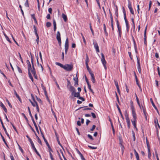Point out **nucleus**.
I'll return each mask as SVG.
<instances>
[{
  "label": "nucleus",
  "instance_id": "nucleus-39",
  "mask_svg": "<svg viewBox=\"0 0 160 160\" xmlns=\"http://www.w3.org/2000/svg\"><path fill=\"white\" fill-rule=\"evenodd\" d=\"M147 28V26L146 27L145 29L144 32V39H145V38L146 39V33Z\"/></svg>",
  "mask_w": 160,
  "mask_h": 160
},
{
  "label": "nucleus",
  "instance_id": "nucleus-24",
  "mask_svg": "<svg viewBox=\"0 0 160 160\" xmlns=\"http://www.w3.org/2000/svg\"><path fill=\"white\" fill-rule=\"evenodd\" d=\"M142 109H143V111L144 114V115L145 116V118L147 119V115H146V114H147V112H146V110H145V108H143L142 106Z\"/></svg>",
  "mask_w": 160,
  "mask_h": 160
},
{
  "label": "nucleus",
  "instance_id": "nucleus-46",
  "mask_svg": "<svg viewBox=\"0 0 160 160\" xmlns=\"http://www.w3.org/2000/svg\"><path fill=\"white\" fill-rule=\"evenodd\" d=\"M121 148L122 151V153H123V152L124 149V146L122 144H121Z\"/></svg>",
  "mask_w": 160,
  "mask_h": 160
},
{
  "label": "nucleus",
  "instance_id": "nucleus-64",
  "mask_svg": "<svg viewBox=\"0 0 160 160\" xmlns=\"http://www.w3.org/2000/svg\"><path fill=\"white\" fill-rule=\"evenodd\" d=\"M129 10H130V12L132 14H134V11H133L132 8H130V9H129Z\"/></svg>",
  "mask_w": 160,
  "mask_h": 160
},
{
  "label": "nucleus",
  "instance_id": "nucleus-43",
  "mask_svg": "<svg viewBox=\"0 0 160 160\" xmlns=\"http://www.w3.org/2000/svg\"><path fill=\"white\" fill-rule=\"evenodd\" d=\"M17 67L18 72L19 73H22V72L21 68L18 66H17Z\"/></svg>",
  "mask_w": 160,
  "mask_h": 160
},
{
  "label": "nucleus",
  "instance_id": "nucleus-40",
  "mask_svg": "<svg viewBox=\"0 0 160 160\" xmlns=\"http://www.w3.org/2000/svg\"><path fill=\"white\" fill-rule=\"evenodd\" d=\"M37 139H38V143L42 145V142L38 136H37Z\"/></svg>",
  "mask_w": 160,
  "mask_h": 160
},
{
  "label": "nucleus",
  "instance_id": "nucleus-19",
  "mask_svg": "<svg viewBox=\"0 0 160 160\" xmlns=\"http://www.w3.org/2000/svg\"><path fill=\"white\" fill-rule=\"evenodd\" d=\"M62 17L64 21L65 22H67V18L66 15L64 14V13H62Z\"/></svg>",
  "mask_w": 160,
  "mask_h": 160
},
{
  "label": "nucleus",
  "instance_id": "nucleus-57",
  "mask_svg": "<svg viewBox=\"0 0 160 160\" xmlns=\"http://www.w3.org/2000/svg\"><path fill=\"white\" fill-rule=\"evenodd\" d=\"M91 115H92V117L94 118H96V115H95V114L93 112H91Z\"/></svg>",
  "mask_w": 160,
  "mask_h": 160
},
{
  "label": "nucleus",
  "instance_id": "nucleus-63",
  "mask_svg": "<svg viewBox=\"0 0 160 160\" xmlns=\"http://www.w3.org/2000/svg\"><path fill=\"white\" fill-rule=\"evenodd\" d=\"M10 158L11 160H15L14 157L12 153H11L10 154Z\"/></svg>",
  "mask_w": 160,
  "mask_h": 160
},
{
  "label": "nucleus",
  "instance_id": "nucleus-23",
  "mask_svg": "<svg viewBox=\"0 0 160 160\" xmlns=\"http://www.w3.org/2000/svg\"><path fill=\"white\" fill-rule=\"evenodd\" d=\"M55 64L58 66H59L61 68H64V65H63L62 64H61V63L58 62H55Z\"/></svg>",
  "mask_w": 160,
  "mask_h": 160
},
{
  "label": "nucleus",
  "instance_id": "nucleus-47",
  "mask_svg": "<svg viewBox=\"0 0 160 160\" xmlns=\"http://www.w3.org/2000/svg\"><path fill=\"white\" fill-rule=\"evenodd\" d=\"M137 65H138V67H140V62H139V59H138V57H137Z\"/></svg>",
  "mask_w": 160,
  "mask_h": 160
},
{
  "label": "nucleus",
  "instance_id": "nucleus-1",
  "mask_svg": "<svg viewBox=\"0 0 160 160\" xmlns=\"http://www.w3.org/2000/svg\"><path fill=\"white\" fill-rule=\"evenodd\" d=\"M131 108L132 110V116L133 118V120H132L131 121L134 128L137 129L136 125V122L137 121L136 114L135 112V109L134 108L132 102V101H131Z\"/></svg>",
  "mask_w": 160,
  "mask_h": 160
},
{
  "label": "nucleus",
  "instance_id": "nucleus-21",
  "mask_svg": "<svg viewBox=\"0 0 160 160\" xmlns=\"http://www.w3.org/2000/svg\"><path fill=\"white\" fill-rule=\"evenodd\" d=\"M0 134L1 136V137H2V140L4 142L5 144L6 145V146L7 147H8V144L6 142L5 140L4 137L2 135V133H1V132H0Z\"/></svg>",
  "mask_w": 160,
  "mask_h": 160
},
{
  "label": "nucleus",
  "instance_id": "nucleus-52",
  "mask_svg": "<svg viewBox=\"0 0 160 160\" xmlns=\"http://www.w3.org/2000/svg\"><path fill=\"white\" fill-rule=\"evenodd\" d=\"M96 127V126L94 125H93L92 126V128L90 129V130L91 131H93L95 129Z\"/></svg>",
  "mask_w": 160,
  "mask_h": 160
},
{
  "label": "nucleus",
  "instance_id": "nucleus-36",
  "mask_svg": "<svg viewBox=\"0 0 160 160\" xmlns=\"http://www.w3.org/2000/svg\"><path fill=\"white\" fill-rule=\"evenodd\" d=\"M128 8H129V9H130V8H132V5L131 3L130 2L129 0L128 1Z\"/></svg>",
  "mask_w": 160,
  "mask_h": 160
},
{
  "label": "nucleus",
  "instance_id": "nucleus-37",
  "mask_svg": "<svg viewBox=\"0 0 160 160\" xmlns=\"http://www.w3.org/2000/svg\"><path fill=\"white\" fill-rule=\"evenodd\" d=\"M81 35L82 36V38L83 39V41L84 44H86V40H85V38L84 37L83 35V34H82V33H81Z\"/></svg>",
  "mask_w": 160,
  "mask_h": 160
},
{
  "label": "nucleus",
  "instance_id": "nucleus-33",
  "mask_svg": "<svg viewBox=\"0 0 160 160\" xmlns=\"http://www.w3.org/2000/svg\"><path fill=\"white\" fill-rule=\"evenodd\" d=\"M89 62V59L88 55L87 54L86 56V58L85 60V64L88 63V62Z\"/></svg>",
  "mask_w": 160,
  "mask_h": 160
},
{
  "label": "nucleus",
  "instance_id": "nucleus-17",
  "mask_svg": "<svg viewBox=\"0 0 160 160\" xmlns=\"http://www.w3.org/2000/svg\"><path fill=\"white\" fill-rule=\"evenodd\" d=\"M102 62L104 67L105 69H106L107 68L106 66V62L105 60V59H101Z\"/></svg>",
  "mask_w": 160,
  "mask_h": 160
},
{
  "label": "nucleus",
  "instance_id": "nucleus-10",
  "mask_svg": "<svg viewBox=\"0 0 160 160\" xmlns=\"http://www.w3.org/2000/svg\"><path fill=\"white\" fill-rule=\"evenodd\" d=\"M31 146L32 147V149H33V150L34 151L36 152V153H37V154L38 156H39L40 157H41V156H40V154H39V152L37 151V150L36 149V148L34 146V143H33L32 144H31Z\"/></svg>",
  "mask_w": 160,
  "mask_h": 160
},
{
  "label": "nucleus",
  "instance_id": "nucleus-22",
  "mask_svg": "<svg viewBox=\"0 0 160 160\" xmlns=\"http://www.w3.org/2000/svg\"><path fill=\"white\" fill-rule=\"evenodd\" d=\"M14 94L16 95V97L18 99V100L20 101H21V99L19 96L17 94L16 91L15 90H14Z\"/></svg>",
  "mask_w": 160,
  "mask_h": 160
},
{
  "label": "nucleus",
  "instance_id": "nucleus-53",
  "mask_svg": "<svg viewBox=\"0 0 160 160\" xmlns=\"http://www.w3.org/2000/svg\"><path fill=\"white\" fill-rule=\"evenodd\" d=\"M132 133L133 135V141H135V134L134 132L132 131Z\"/></svg>",
  "mask_w": 160,
  "mask_h": 160
},
{
  "label": "nucleus",
  "instance_id": "nucleus-42",
  "mask_svg": "<svg viewBox=\"0 0 160 160\" xmlns=\"http://www.w3.org/2000/svg\"><path fill=\"white\" fill-rule=\"evenodd\" d=\"M31 16L32 17V18L34 20V21L35 22H37L36 19L35 17L34 14H31Z\"/></svg>",
  "mask_w": 160,
  "mask_h": 160
},
{
  "label": "nucleus",
  "instance_id": "nucleus-31",
  "mask_svg": "<svg viewBox=\"0 0 160 160\" xmlns=\"http://www.w3.org/2000/svg\"><path fill=\"white\" fill-rule=\"evenodd\" d=\"M67 82H68V84L67 85V88H68L69 87L72 86L71 84V82L70 81L68 80H67Z\"/></svg>",
  "mask_w": 160,
  "mask_h": 160
},
{
  "label": "nucleus",
  "instance_id": "nucleus-30",
  "mask_svg": "<svg viewBox=\"0 0 160 160\" xmlns=\"http://www.w3.org/2000/svg\"><path fill=\"white\" fill-rule=\"evenodd\" d=\"M33 28L34 30V32H35V34L36 35H38L37 33V28L34 25L33 26Z\"/></svg>",
  "mask_w": 160,
  "mask_h": 160
},
{
  "label": "nucleus",
  "instance_id": "nucleus-38",
  "mask_svg": "<svg viewBox=\"0 0 160 160\" xmlns=\"http://www.w3.org/2000/svg\"><path fill=\"white\" fill-rule=\"evenodd\" d=\"M25 6L26 7H29L28 0H27L26 1L25 3Z\"/></svg>",
  "mask_w": 160,
  "mask_h": 160
},
{
  "label": "nucleus",
  "instance_id": "nucleus-7",
  "mask_svg": "<svg viewBox=\"0 0 160 160\" xmlns=\"http://www.w3.org/2000/svg\"><path fill=\"white\" fill-rule=\"evenodd\" d=\"M68 38H67L66 41L65 43V53L66 54H67V52L68 51V49L69 47V44H68Z\"/></svg>",
  "mask_w": 160,
  "mask_h": 160
},
{
  "label": "nucleus",
  "instance_id": "nucleus-27",
  "mask_svg": "<svg viewBox=\"0 0 160 160\" xmlns=\"http://www.w3.org/2000/svg\"><path fill=\"white\" fill-rule=\"evenodd\" d=\"M26 136L27 137V138L28 139V141L30 142L31 144V145L32 144H33V142L32 141V139L30 138L29 136L28 135H27Z\"/></svg>",
  "mask_w": 160,
  "mask_h": 160
},
{
  "label": "nucleus",
  "instance_id": "nucleus-62",
  "mask_svg": "<svg viewBox=\"0 0 160 160\" xmlns=\"http://www.w3.org/2000/svg\"><path fill=\"white\" fill-rule=\"evenodd\" d=\"M11 124L12 127H13V129H14V130L16 131V132H17V129L16 128H15V127L14 126V125H13V124L12 123V122H11Z\"/></svg>",
  "mask_w": 160,
  "mask_h": 160
},
{
  "label": "nucleus",
  "instance_id": "nucleus-8",
  "mask_svg": "<svg viewBox=\"0 0 160 160\" xmlns=\"http://www.w3.org/2000/svg\"><path fill=\"white\" fill-rule=\"evenodd\" d=\"M94 47L96 49V51L97 52H99V47L97 43L96 42H93Z\"/></svg>",
  "mask_w": 160,
  "mask_h": 160
},
{
  "label": "nucleus",
  "instance_id": "nucleus-41",
  "mask_svg": "<svg viewBox=\"0 0 160 160\" xmlns=\"http://www.w3.org/2000/svg\"><path fill=\"white\" fill-rule=\"evenodd\" d=\"M51 25V24L50 22H47L46 23V26L48 28L50 27Z\"/></svg>",
  "mask_w": 160,
  "mask_h": 160
},
{
  "label": "nucleus",
  "instance_id": "nucleus-5",
  "mask_svg": "<svg viewBox=\"0 0 160 160\" xmlns=\"http://www.w3.org/2000/svg\"><path fill=\"white\" fill-rule=\"evenodd\" d=\"M33 61V58L32 57H31V63H32V68L33 69V71H34V72H33V76H34V78L36 79H37L38 77H37V75L35 69L34 68V66Z\"/></svg>",
  "mask_w": 160,
  "mask_h": 160
},
{
  "label": "nucleus",
  "instance_id": "nucleus-15",
  "mask_svg": "<svg viewBox=\"0 0 160 160\" xmlns=\"http://www.w3.org/2000/svg\"><path fill=\"white\" fill-rule=\"evenodd\" d=\"M32 122L34 125V126L35 127L36 129L37 132L39 133V130H38V127L37 125V124H36V122H35L34 120V119H33L32 120Z\"/></svg>",
  "mask_w": 160,
  "mask_h": 160
},
{
  "label": "nucleus",
  "instance_id": "nucleus-55",
  "mask_svg": "<svg viewBox=\"0 0 160 160\" xmlns=\"http://www.w3.org/2000/svg\"><path fill=\"white\" fill-rule=\"evenodd\" d=\"M138 72L139 73H141V68L140 66V67H138Z\"/></svg>",
  "mask_w": 160,
  "mask_h": 160
},
{
  "label": "nucleus",
  "instance_id": "nucleus-54",
  "mask_svg": "<svg viewBox=\"0 0 160 160\" xmlns=\"http://www.w3.org/2000/svg\"><path fill=\"white\" fill-rule=\"evenodd\" d=\"M88 138H89L90 139L92 140H93V138L92 136L90 134H88Z\"/></svg>",
  "mask_w": 160,
  "mask_h": 160
},
{
  "label": "nucleus",
  "instance_id": "nucleus-44",
  "mask_svg": "<svg viewBox=\"0 0 160 160\" xmlns=\"http://www.w3.org/2000/svg\"><path fill=\"white\" fill-rule=\"evenodd\" d=\"M43 139L44 142L46 143V145H47V146L49 147V143H48V141H47V140L45 138H43Z\"/></svg>",
  "mask_w": 160,
  "mask_h": 160
},
{
  "label": "nucleus",
  "instance_id": "nucleus-4",
  "mask_svg": "<svg viewBox=\"0 0 160 160\" xmlns=\"http://www.w3.org/2000/svg\"><path fill=\"white\" fill-rule=\"evenodd\" d=\"M122 9H123V13L124 14V19L125 20V22L127 31L128 32V29H129V25H128V21L126 19V13L125 9L123 7Z\"/></svg>",
  "mask_w": 160,
  "mask_h": 160
},
{
  "label": "nucleus",
  "instance_id": "nucleus-2",
  "mask_svg": "<svg viewBox=\"0 0 160 160\" xmlns=\"http://www.w3.org/2000/svg\"><path fill=\"white\" fill-rule=\"evenodd\" d=\"M27 63L28 64V76L31 79L32 82H33V77L31 74V72L33 74V69L32 68L31 66L30 61L28 60H27Z\"/></svg>",
  "mask_w": 160,
  "mask_h": 160
},
{
  "label": "nucleus",
  "instance_id": "nucleus-59",
  "mask_svg": "<svg viewBox=\"0 0 160 160\" xmlns=\"http://www.w3.org/2000/svg\"><path fill=\"white\" fill-rule=\"evenodd\" d=\"M37 36V39H36V41L37 42V44H38L39 42V36L38 35H36Z\"/></svg>",
  "mask_w": 160,
  "mask_h": 160
},
{
  "label": "nucleus",
  "instance_id": "nucleus-3",
  "mask_svg": "<svg viewBox=\"0 0 160 160\" xmlns=\"http://www.w3.org/2000/svg\"><path fill=\"white\" fill-rule=\"evenodd\" d=\"M73 68L72 64H66L64 65V69L68 71H71Z\"/></svg>",
  "mask_w": 160,
  "mask_h": 160
},
{
  "label": "nucleus",
  "instance_id": "nucleus-11",
  "mask_svg": "<svg viewBox=\"0 0 160 160\" xmlns=\"http://www.w3.org/2000/svg\"><path fill=\"white\" fill-rule=\"evenodd\" d=\"M125 116L126 118L127 122H130V121L128 117V114L126 111L125 112Z\"/></svg>",
  "mask_w": 160,
  "mask_h": 160
},
{
  "label": "nucleus",
  "instance_id": "nucleus-13",
  "mask_svg": "<svg viewBox=\"0 0 160 160\" xmlns=\"http://www.w3.org/2000/svg\"><path fill=\"white\" fill-rule=\"evenodd\" d=\"M0 106L1 107H2L4 111L7 113V110L4 105L2 102H1L0 104Z\"/></svg>",
  "mask_w": 160,
  "mask_h": 160
},
{
  "label": "nucleus",
  "instance_id": "nucleus-14",
  "mask_svg": "<svg viewBox=\"0 0 160 160\" xmlns=\"http://www.w3.org/2000/svg\"><path fill=\"white\" fill-rule=\"evenodd\" d=\"M117 108L118 109V110L119 111V113H120V114L121 115V117H122V119H124V117H123V116L122 115V113L121 112V111L120 108L118 104H117Z\"/></svg>",
  "mask_w": 160,
  "mask_h": 160
},
{
  "label": "nucleus",
  "instance_id": "nucleus-28",
  "mask_svg": "<svg viewBox=\"0 0 160 160\" xmlns=\"http://www.w3.org/2000/svg\"><path fill=\"white\" fill-rule=\"evenodd\" d=\"M118 28V30L119 32V36L121 37V33L122 31H121V28H120L119 26H118V27H117Z\"/></svg>",
  "mask_w": 160,
  "mask_h": 160
},
{
  "label": "nucleus",
  "instance_id": "nucleus-16",
  "mask_svg": "<svg viewBox=\"0 0 160 160\" xmlns=\"http://www.w3.org/2000/svg\"><path fill=\"white\" fill-rule=\"evenodd\" d=\"M91 76V81H92V82L93 83H95L96 82V80L95 78L94 75L93 74H92Z\"/></svg>",
  "mask_w": 160,
  "mask_h": 160
},
{
  "label": "nucleus",
  "instance_id": "nucleus-58",
  "mask_svg": "<svg viewBox=\"0 0 160 160\" xmlns=\"http://www.w3.org/2000/svg\"><path fill=\"white\" fill-rule=\"evenodd\" d=\"M78 98L79 99H80L81 100H82V101H85V99L84 98H83V97H80V96H79V97Z\"/></svg>",
  "mask_w": 160,
  "mask_h": 160
},
{
  "label": "nucleus",
  "instance_id": "nucleus-45",
  "mask_svg": "<svg viewBox=\"0 0 160 160\" xmlns=\"http://www.w3.org/2000/svg\"><path fill=\"white\" fill-rule=\"evenodd\" d=\"M134 48H135V52L136 53H137V47H136V43H135V41L134 40Z\"/></svg>",
  "mask_w": 160,
  "mask_h": 160
},
{
  "label": "nucleus",
  "instance_id": "nucleus-9",
  "mask_svg": "<svg viewBox=\"0 0 160 160\" xmlns=\"http://www.w3.org/2000/svg\"><path fill=\"white\" fill-rule=\"evenodd\" d=\"M68 90L72 92V95H73V93L75 91V89L73 86H70L68 88Z\"/></svg>",
  "mask_w": 160,
  "mask_h": 160
},
{
  "label": "nucleus",
  "instance_id": "nucleus-48",
  "mask_svg": "<svg viewBox=\"0 0 160 160\" xmlns=\"http://www.w3.org/2000/svg\"><path fill=\"white\" fill-rule=\"evenodd\" d=\"M135 96L136 97L137 102L138 104H139V99H138L136 93H135Z\"/></svg>",
  "mask_w": 160,
  "mask_h": 160
},
{
  "label": "nucleus",
  "instance_id": "nucleus-35",
  "mask_svg": "<svg viewBox=\"0 0 160 160\" xmlns=\"http://www.w3.org/2000/svg\"><path fill=\"white\" fill-rule=\"evenodd\" d=\"M110 18L111 19V23H113V17L112 14L110 12Z\"/></svg>",
  "mask_w": 160,
  "mask_h": 160
},
{
  "label": "nucleus",
  "instance_id": "nucleus-49",
  "mask_svg": "<svg viewBox=\"0 0 160 160\" xmlns=\"http://www.w3.org/2000/svg\"><path fill=\"white\" fill-rule=\"evenodd\" d=\"M39 127L42 137L43 138V139L45 138V137H44V136L42 132V131L41 130V128H40V127L39 126Z\"/></svg>",
  "mask_w": 160,
  "mask_h": 160
},
{
  "label": "nucleus",
  "instance_id": "nucleus-60",
  "mask_svg": "<svg viewBox=\"0 0 160 160\" xmlns=\"http://www.w3.org/2000/svg\"><path fill=\"white\" fill-rule=\"evenodd\" d=\"M7 102L8 104V105H9V106L11 108H12V106L11 104L10 103V102H9V101L8 100H7Z\"/></svg>",
  "mask_w": 160,
  "mask_h": 160
},
{
  "label": "nucleus",
  "instance_id": "nucleus-32",
  "mask_svg": "<svg viewBox=\"0 0 160 160\" xmlns=\"http://www.w3.org/2000/svg\"><path fill=\"white\" fill-rule=\"evenodd\" d=\"M57 138V140L58 142V144L62 148H63L62 146V144H61V143L60 142L59 140V138H58V137H57V138Z\"/></svg>",
  "mask_w": 160,
  "mask_h": 160
},
{
  "label": "nucleus",
  "instance_id": "nucleus-29",
  "mask_svg": "<svg viewBox=\"0 0 160 160\" xmlns=\"http://www.w3.org/2000/svg\"><path fill=\"white\" fill-rule=\"evenodd\" d=\"M88 85V88H89V89L90 91L92 92V93H94V92H93V91L91 89V85H90V84H87Z\"/></svg>",
  "mask_w": 160,
  "mask_h": 160
},
{
  "label": "nucleus",
  "instance_id": "nucleus-26",
  "mask_svg": "<svg viewBox=\"0 0 160 160\" xmlns=\"http://www.w3.org/2000/svg\"><path fill=\"white\" fill-rule=\"evenodd\" d=\"M150 100L151 103H152V105L154 107V108L156 110H157V108L155 106V104H154L152 99V98H151Z\"/></svg>",
  "mask_w": 160,
  "mask_h": 160
},
{
  "label": "nucleus",
  "instance_id": "nucleus-50",
  "mask_svg": "<svg viewBox=\"0 0 160 160\" xmlns=\"http://www.w3.org/2000/svg\"><path fill=\"white\" fill-rule=\"evenodd\" d=\"M114 83H115V84L116 88H117V87H119L118 82L117 81H115V80L114 81Z\"/></svg>",
  "mask_w": 160,
  "mask_h": 160
},
{
  "label": "nucleus",
  "instance_id": "nucleus-6",
  "mask_svg": "<svg viewBox=\"0 0 160 160\" xmlns=\"http://www.w3.org/2000/svg\"><path fill=\"white\" fill-rule=\"evenodd\" d=\"M56 38L58 42L59 45L60 46L61 45V40L60 37V33L59 31H58L57 33Z\"/></svg>",
  "mask_w": 160,
  "mask_h": 160
},
{
  "label": "nucleus",
  "instance_id": "nucleus-61",
  "mask_svg": "<svg viewBox=\"0 0 160 160\" xmlns=\"http://www.w3.org/2000/svg\"><path fill=\"white\" fill-rule=\"evenodd\" d=\"M22 115L23 116V117H24V118H25V119H26V120L28 121V118H27V117H26V116H25V114H24V113H22Z\"/></svg>",
  "mask_w": 160,
  "mask_h": 160
},
{
  "label": "nucleus",
  "instance_id": "nucleus-25",
  "mask_svg": "<svg viewBox=\"0 0 160 160\" xmlns=\"http://www.w3.org/2000/svg\"><path fill=\"white\" fill-rule=\"evenodd\" d=\"M148 158H150V157H151V152H150V148H148Z\"/></svg>",
  "mask_w": 160,
  "mask_h": 160
},
{
  "label": "nucleus",
  "instance_id": "nucleus-56",
  "mask_svg": "<svg viewBox=\"0 0 160 160\" xmlns=\"http://www.w3.org/2000/svg\"><path fill=\"white\" fill-rule=\"evenodd\" d=\"M152 2L151 1H150L149 2V9H148V10H149L150 8H151V5H152Z\"/></svg>",
  "mask_w": 160,
  "mask_h": 160
},
{
  "label": "nucleus",
  "instance_id": "nucleus-18",
  "mask_svg": "<svg viewBox=\"0 0 160 160\" xmlns=\"http://www.w3.org/2000/svg\"><path fill=\"white\" fill-rule=\"evenodd\" d=\"M75 97L78 98L80 96L79 92H75V91L73 93V95Z\"/></svg>",
  "mask_w": 160,
  "mask_h": 160
},
{
  "label": "nucleus",
  "instance_id": "nucleus-20",
  "mask_svg": "<svg viewBox=\"0 0 160 160\" xmlns=\"http://www.w3.org/2000/svg\"><path fill=\"white\" fill-rule=\"evenodd\" d=\"M73 79L75 81L74 85L76 86L78 85V77H77L76 78H74Z\"/></svg>",
  "mask_w": 160,
  "mask_h": 160
},
{
  "label": "nucleus",
  "instance_id": "nucleus-12",
  "mask_svg": "<svg viewBox=\"0 0 160 160\" xmlns=\"http://www.w3.org/2000/svg\"><path fill=\"white\" fill-rule=\"evenodd\" d=\"M134 151L137 160H140L139 155L138 152H137L136 150L134 149Z\"/></svg>",
  "mask_w": 160,
  "mask_h": 160
},
{
  "label": "nucleus",
  "instance_id": "nucleus-34",
  "mask_svg": "<svg viewBox=\"0 0 160 160\" xmlns=\"http://www.w3.org/2000/svg\"><path fill=\"white\" fill-rule=\"evenodd\" d=\"M32 105L33 107H36L37 105H38L37 102L35 101H33V103H32Z\"/></svg>",
  "mask_w": 160,
  "mask_h": 160
},
{
  "label": "nucleus",
  "instance_id": "nucleus-51",
  "mask_svg": "<svg viewBox=\"0 0 160 160\" xmlns=\"http://www.w3.org/2000/svg\"><path fill=\"white\" fill-rule=\"evenodd\" d=\"M90 149H97V147H92V146H88Z\"/></svg>",
  "mask_w": 160,
  "mask_h": 160
}]
</instances>
